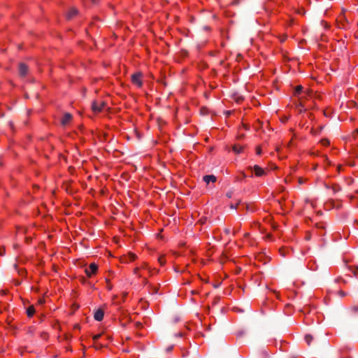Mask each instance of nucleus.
<instances>
[{"instance_id":"obj_27","label":"nucleus","mask_w":358,"mask_h":358,"mask_svg":"<svg viewBox=\"0 0 358 358\" xmlns=\"http://www.w3.org/2000/svg\"><path fill=\"white\" fill-rule=\"evenodd\" d=\"M172 349H173V346H170V347H169V348H167V350H168V351H171V350H172Z\"/></svg>"},{"instance_id":"obj_20","label":"nucleus","mask_w":358,"mask_h":358,"mask_svg":"<svg viewBox=\"0 0 358 358\" xmlns=\"http://www.w3.org/2000/svg\"><path fill=\"white\" fill-rule=\"evenodd\" d=\"M352 310L355 312V313H357L358 312V305L357 306H355L352 307Z\"/></svg>"},{"instance_id":"obj_10","label":"nucleus","mask_w":358,"mask_h":358,"mask_svg":"<svg viewBox=\"0 0 358 358\" xmlns=\"http://www.w3.org/2000/svg\"><path fill=\"white\" fill-rule=\"evenodd\" d=\"M97 271L98 266L95 263L91 262V277L92 276V275L96 274Z\"/></svg>"},{"instance_id":"obj_15","label":"nucleus","mask_w":358,"mask_h":358,"mask_svg":"<svg viewBox=\"0 0 358 358\" xmlns=\"http://www.w3.org/2000/svg\"><path fill=\"white\" fill-rule=\"evenodd\" d=\"M312 340H313V337L311 335H309V334L306 335L305 341L308 345H310Z\"/></svg>"},{"instance_id":"obj_30","label":"nucleus","mask_w":358,"mask_h":358,"mask_svg":"<svg viewBox=\"0 0 358 358\" xmlns=\"http://www.w3.org/2000/svg\"><path fill=\"white\" fill-rule=\"evenodd\" d=\"M83 280L85 282H87V280L83 278Z\"/></svg>"},{"instance_id":"obj_5","label":"nucleus","mask_w":358,"mask_h":358,"mask_svg":"<svg viewBox=\"0 0 358 358\" xmlns=\"http://www.w3.org/2000/svg\"><path fill=\"white\" fill-rule=\"evenodd\" d=\"M248 169L254 171L255 176L257 177L262 176L265 174V171L258 165H255L253 168L249 166Z\"/></svg>"},{"instance_id":"obj_22","label":"nucleus","mask_w":358,"mask_h":358,"mask_svg":"<svg viewBox=\"0 0 358 358\" xmlns=\"http://www.w3.org/2000/svg\"><path fill=\"white\" fill-rule=\"evenodd\" d=\"M85 272L87 274V276H90V271L87 268H85Z\"/></svg>"},{"instance_id":"obj_3","label":"nucleus","mask_w":358,"mask_h":358,"mask_svg":"<svg viewBox=\"0 0 358 358\" xmlns=\"http://www.w3.org/2000/svg\"><path fill=\"white\" fill-rule=\"evenodd\" d=\"M73 116L69 113H64L62 117L60 118L59 122L61 126L63 127H66L72 120Z\"/></svg>"},{"instance_id":"obj_17","label":"nucleus","mask_w":358,"mask_h":358,"mask_svg":"<svg viewBox=\"0 0 358 358\" xmlns=\"http://www.w3.org/2000/svg\"><path fill=\"white\" fill-rule=\"evenodd\" d=\"M321 143L324 145V146H327L329 145V141L327 140V139H322L321 141Z\"/></svg>"},{"instance_id":"obj_34","label":"nucleus","mask_w":358,"mask_h":358,"mask_svg":"<svg viewBox=\"0 0 358 358\" xmlns=\"http://www.w3.org/2000/svg\"><path fill=\"white\" fill-rule=\"evenodd\" d=\"M293 358H295V357H293Z\"/></svg>"},{"instance_id":"obj_2","label":"nucleus","mask_w":358,"mask_h":358,"mask_svg":"<svg viewBox=\"0 0 358 358\" xmlns=\"http://www.w3.org/2000/svg\"><path fill=\"white\" fill-rule=\"evenodd\" d=\"M106 105L103 101H94L91 106V110L96 113L102 111V110L105 108Z\"/></svg>"},{"instance_id":"obj_24","label":"nucleus","mask_w":358,"mask_h":358,"mask_svg":"<svg viewBox=\"0 0 358 358\" xmlns=\"http://www.w3.org/2000/svg\"><path fill=\"white\" fill-rule=\"evenodd\" d=\"M43 303H44V300L43 299H41L38 300V303L43 304Z\"/></svg>"},{"instance_id":"obj_11","label":"nucleus","mask_w":358,"mask_h":358,"mask_svg":"<svg viewBox=\"0 0 358 358\" xmlns=\"http://www.w3.org/2000/svg\"><path fill=\"white\" fill-rule=\"evenodd\" d=\"M34 313H35V309L33 306H29L27 309V315L29 317H32L34 315Z\"/></svg>"},{"instance_id":"obj_6","label":"nucleus","mask_w":358,"mask_h":358,"mask_svg":"<svg viewBox=\"0 0 358 358\" xmlns=\"http://www.w3.org/2000/svg\"><path fill=\"white\" fill-rule=\"evenodd\" d=\"M28 72V66L24 64L20 63L19 64V73L21 76H25Z\"/></svg>"},{"instance_id":"obj_25","label":"nucleus","mask_w":358,"mask_h":358,"mask_svg":"<svg viewBox=\"0 0 358 358\" xmlns=\"http://www.w3.org/2000/svg\"><path fill=\"white\" fill-rule=\"evenodd\" d=\"M99 1V0H91V4L92 3H96Z\"/></svg>"},{"instance_id":"obj_29","label":"nucleus","mask_w":358,"mask_h":358,"mask_svg":"<svg viewBox=\"0 0 358 358\" xmlns=\"http://www.w3.org/2000/svg\"><path fill=\"white\" fill-rule=\"evenodd\" d=\"M138 268H136V269H135V273H137V271H138Z\"/></svg>"},{"instance_id":"obj_4","label":"nucleus","mask_w":358,"mask_h":358,"mask_svg":"<svg viewBox=\"0 0 358 358\" xmlns=\"http://www.w3.org/2000/svg\"><path fill=\"white\" fill-rule=\"evenodd\" d=\"M141 73H136L131 76V81L133 84L136 85L138 87H141L143 85L141 78H142Z\"/></svg>"},{"instance_id":"obj_26","label":"nucleus","mask_w":358,"mask_h":358,"mask_svg":"<svg viewBox=\"0 0 358 358\" xmlns=\"http://www.w3.org/2000/svg\"><path fill=\"white\" fill-rule=\"evenodd\" d=\"M99 336H100V335H96V336H94L93 337V338H94V340H96V339H98V338H99Z\"/></svg>"},{"instance_id":"obj_14","label":"nucleus","mask_w":358,"mask_h":358,"mask_svg":"<svg viewBox=\"0 0 358 358\" xmlns=\"http://www.w3.org/2000/svg\"><path fill=\"white\" fill-rule=\"evenodd\" d=\"M331 189H333V191L334 192H338L341 190V187H340L339 185H337V184H334L331 187Z\"/></svg>"},{"instance_id":"obj_8","label":"nucleus","mask_w":358,"mask_h":358,"mask_svg":"<svg viewBox=\"0 0 358 358\" xmlns=\"http://www.w3.org/2000/svg\"><path fill=\"white\" fill-rule=\"evenodd\" d=\"M203 180L206 184L215 182L216 181V177L213 175H207L203 177Z\"/></svg>"},{"instance_id":"obj_28","label":"nucleus","mask_w":358,"mask_h":358,"mask_svg":"<svg viewBox=\"0 0 358 358\" xmlns=\"http://www.w3.org/2000/svg\"><path fill=\"white\" fill-rule=\"evenodd\" d=\"M136 258L135 255H132L131 256V260H134Z\"/></svg>"},{"instance_id":"obj_33","label":"nucleus","mask_w":358,"mask_h":358,"mask_svg":"<svg viewBox=\"0 0 358 358\" xmlns=\"http://www.w3.org/2000/svg\"><path fill=\"white\" fill-rule=\"evenodd\" d=\"M355 132L358 133V129H356Z\"/></svg>"},{"instance_id":"obj_18","label":"nucleus","mask_w":358,"mask_h":358,"mask_svg":"<svg viewBox=\"0 0 358 358\" xmlns=\"http://www.w3.org/2000/svg\"><path fill=\"white\" fill-rule=\"evenodd\" d=\"M256 153L257 155H260L262 154V149L259 147L257 148Z\"/></svg>"},{"instance_id":"obj_12","label":"nucleus","mask_w":358,"mask_h":358,"mask_svg":"<svg viewBox=\"0 0 358 358\" xmlns=\"http://www.w3.org/2000/svg\"><path fill=\"white\" fill-rule=\"evenodd\" d=\"M243 148L238 145H235L232 148L233 151L236 154L241 153L243 151Z\"/></svg>"},{"instance_id":"obj_23","label":"nucleus","mask_w":358,"mask_h":358,"mask_svg":"<svg viewBox=\"0 0 358 358\" xmlns=\"http://www.w3.org/2000/svg\"><path fill=\"white\" fill-rule=\"evenodd\" d=\"M224 232L227 234H229L230 233V229L227 228L224 229Z\"/></svg>"},{"instance_id":"obj_13","label":"nucleus","mask_w":358,"mask_h":358,"mask_svg":"<svg viewBox=\"0 0 358 358\" xmlns=\"http://www.w3.org/2000/svg\"><path fill=\"white\" fill-rule=\"evenodd\" d=\"M303 92V87L301 86V85H299L296 87V90H295V92H294V94L296 96V95H299L301 94V92Z\"/></svg>"},{"instance_id":"obj_7","label":"nucleus","mask_w":358,"mask_h":358,"mask_svg":"<svg viewBox=\"0 0 358 358\" xmlns=\"http://www.w3.org/2000/svg\"><path fill=\"white\" fill-rule=\"evenodd\" d=\"M78 13V10L75 8H71L66 13V17L68 20H71L74 16Z\"/></svg>"},{"instance_id":"obj_31","label":"nucleus","mask_w":358,"mask_h":358,"mask_svg":"<svg viewBox=\"0 0 358 358\" xmlns=\"http://www.w3.org/2000/svg\"><path fill=\"white\" fill-rule=\"evenodd\" d=\"M355 223L358 225V220L355 221Z\"/></svg>"},{"instance_id":"obj_19","label":"nucleus","mask_w":358,"mask_h":358,"mask_svg":"<svg viewBox=\"0 0 358 358\" xmlns=\"http://www.w3.org/2000/svg\"><path fill=\"white\" fill-rule=\"evenodd\" d=\"M5 255V250L4 249L0 248V256H3Z\"/></svg>"},{"instance_id":"obj_9","label":"nucleus","mask_w":358,"mask_h":358,"mask_svg":"<svg viewBox=\"0 0 358 358\" xmlns=\"http://www.w3.org/2000/svg\"><path fill=\"white\" fill-rule=\"evenodd\" d=\"M296 110L299 113H303L306 110V108L305 107L302 99H300L299 103L296 106Z\"/></svg>"},{"instance_id":"obj_32","label":"nucleus","mask_w":358,"mask_h":358,"mask_svg":"<svg viewBox=\"0 0 358 358\" xmlns=\"http://www.w3.org/2000/svg\"><path fill=\"white\" fill-rule=\"evenodd\" d=\"M93 204H92V202L91 201V204H90V206L91 208L92 207Z\"/></svg>"},{"instance_id":"obj_1","label":"nucleus","mask_w":358,"mask_h":358,"mask_svg":"<svg viewBox=\"0 0 358 358\" xmlns=\"http://www.w3.org/2000/svg\"><path fill=\"white\" fill-rule=\"evenodd\" d=\"M105 315V310L103 307H98L96 308L94 310V319L97 322H101L103 320Z\"/></svg>"},{"instance_id":"obj_21","label":"nucleus","mask_w":358,"mask_h":358,"mask_svg":"<svg viewBox=\"0 0 358 358\" xmlns=\"http://www.w3.org/2000/svg\"><path fill=\"white\" fill-rule=\"evenodd\" d=\"M339 295L342 297L345 296L346 295V294L343 292V291H340L339 292Z\"/></svg>"},{"instance_id":"obj_16","label":"nucleus","mask_w":358,"mask_h":358,"mask_svg":"<svg viewBox=\"0 0 358 358\" xmlns=\"http://www.w3.org/2000/svg\"><path fill=\"white\" fill-rule=\"evenodd\" d=\"M159 264H160L162 266L164 265V264H165V263H166V259H165L164 257H159Z\"/></svg>"}]
</instances>
